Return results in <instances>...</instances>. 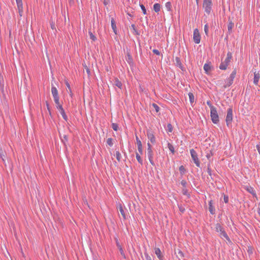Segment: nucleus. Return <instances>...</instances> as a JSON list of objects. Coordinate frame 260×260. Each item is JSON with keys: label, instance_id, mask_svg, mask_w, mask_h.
<instances>
[{"label": "nucleus", "instance_id": "nucleus-1", "mask_svg": "<svg viewBox=\"0 0 260 260\" xmlns=\"http://www.w3.org/2000/svg\"><path fill=\"white\" fill-rule=\"evenodd\" d=\"M215 228L216 231L217 232L220 233V237L221 238H222L223 237V238H225L226 240L228 242H231V241L229 237L228 236V235H227V234L225 232L224 229L220 225V224L216 223V225H215Z\"/></svg>", "mask_w": 260, "mask_h": 260}, {"label": "nucleus", "instance_id": "nucleus-2", "mask_svg": "<svg viewBox=\"0 0 260 260\" xmlns=\"http://www.w3.org/2000/svg\"><path fill=\"white\" fill-rule=\"evenodd\" d=\"M232 58V54L230 52H228L227 53V56L223 61H221L219 69L222 70H225L227 69L228 66L231 61Z\"/></svg>", "mask_w": 260, "mask_h": 260}, {"label": "nucleus", "instance_id": "nucleus-3", "mask_svg": "<svg viewBox=\"0 0 260 260\" xmlns=\"http://www.w3.org/2000/svg\"><path fill=\"white\" fill-rule=\"evenodd\" d=\"M210 115L213 123L217 124L219 122V117L216 108H212V110L210 111Z\"/></svg>", "mask_w": 260, "mask_h": 260}, {"label": "nucleus", "instance_id": "nucleus-4", "mask_svg": "<svg viewBox=\"0 0 260 260\" xmlns=\"http://www.w3.org/2000/svg\"><path fill=\"white\" fill-rule=\"evenodd\" d=\"M212 1L211 0H204L203 7L207 14H209L211 11Z\"/></svg>", "mask_w": 260, "mask_h": 260}, {"label": "nucleus", "instance_id": "nucleus-5", "mask_svg": "<svg viewBox=\"0 0 260 260\" xmlns=\"http://www.w3.org/2000/svg\"><path fill=\"white\" fill-rule=\"evenodd\" d=\"M233 120V109L230 108L228 109L227 114L226 116L225 121L228 127L231 124Z\"/></svg>", "mask_w": 260, "mask_h": 260}, {"label": "nucleus", "instance_id": "nucleus-6", "mask_svg": "<svg viewBox=\"0 0 260 260\" xmlns=\"http://www.w3.org/2000/svg\"><path fill=\"white\" fill-rule=\"evenodd\" d=\"M191 158L198 167H200V161L198 158V154L196 151L192 149L190 150Z\"/></svg>", "mask_w": 260, "mask_h": 260}, {"label": "nucleus", "instance_id": "nucleus-7", "mask_svg": "<svg viewBox=\"0 0 260 260\" xmlns=\"http://www.w3.org/2000/svg\"><path fill=\"white\" fill-rule=\"evenodd\" d=\"M147 146H148L147 153H148V157L149 160L152 165L154 166L155 164L153 160V153L152 150L151 149V145H150V143H148L147 144Z\"/></svg>", "mask_w": 260, "mask_h": 260}, {"label": "nucleus", "instance_id": "nucleus-8", "mask_svg": "<svg viewBox=\"0 0 260 260\" xmlns=\"http://www.w3.org/2000/svg\"><path fill=\"white\" fill-rule=\"evenodd\" d=\"M201 40V36L198 28H196L193 30V41L195 43L199 44Z\"/></svg>", "mask_w": 260, "mask_h": 260}, {"label": "nucleus", "instance_id": "nucleus-9", "mask_svg": "<svg viewBox=\"0 0 260 260\" xmlns=\"http://www.w3.org/2000/svg\"><path fill=\"white\" fill-rule=\"evenodd\" d=\"M16 3L19 16L22 17L23 14L22 1H17Z\"/></svg>", "mask_w": 260, "mask_h": 260}, {"label": "nucleus", "instance_id": "nucleus-10", "mask_svg": "<svg viewBox=\"0 0 260 260\" xmlns=\"http://www.w3.org/2000/svg\"><path fill=\"white\" fill-rule=\"evenodd\" d=\"M115 241H116V246H117L118 249H119L121 255L124 259H126V256L124 252V250H123L121 245L120 244V243L119 242L118 239L115 238Z\"/></svg>", "mask_w": 260, "mask_h": 260}, {"label": "nucleus", "instance_id": "nucleus-11", "mask_svg": "<svg viewBox=\"0 0 260 260\" xmlns=\"http://www.w3.org/2000/svg\"><path fill=\"white\" fill-rule=\"evenodd\" d=\"M51 93H52V94L54 100L59 99L58 90L55 86H52Z\"/></svg>", "mask_w": 260, "mask_h": 260}, {"label": "nucleus", "instance_id": "nucleus-12", "mask_svg": "<svg viewBox=\"0 0 260 260\" xmlns=\"http://www.w3.org/2000/svg\"><path fill=\"white\" fill-rule=\"evenodd\" d=\"M211 63H205L204 66V70L206 74H209L211 70Z\"/></svg>", "mask_w": 260, "mask_h": 260}, {"label": "nucleus", "instance_id": "nucleus-13", "mask_svg": "<svg viewBox=\"0 0 260 260\" xmlns=\"http://www.w3.org/2000/svg\"><path fill=\"white\" fill-rule=\"evenodd\" d=\"M259 77H260V76H259V73L255 72L254 73V80H253V83L254 84H255V85L258 84Z\"/></svg>", "mask_w": 260, "mask_h": 260}, {"label": "nucleus", "instance_id": "nucleus-14", "mask_svg": "<svg viewBox=\"0 0 260 260\" xmlns=\"http://www.w3.org/2000/svg\"><path fill=\"white\" fill-rule=\"evenodd\" d=\"M147 136L152 143L155 142V138L152 133L147 132Z\"/></svg>", "mask_w": 260, "mask_h": 260}, {"label": "nucleus", "instance_id": "nucleus-15", "mask_svg": "<svg viewBox=\"0 0 260 260\" xmlns=\"http://www.w3.org/2000/svg\"><path fill=\"white\" fill-rule=\"evenodd\" d=\"M155 253L158 257V258L161 260L163 256L161 254V251L159 248H155Z\"/></svg>", "mask_w": 260, "mask_h": 260}, {"label": "nucleus", "instance_id": "nucleus-16", "mask_svg": "<svg viewBox=\"0 0 260 260\" xmlns=\"http://www.w3.org/2000/svg\"><path fill=\"white\" fill-rule=\"evenodd\" d=\"M209 210L212 215L215 214V208L212 205V201H210L209 203Z\"/></svg>", "mask_w": 260, "mask_h": 260}, {"label": "nucleus", "instance_id": "nucleus-17", "mask_svg": "<svg viewBox=\"0 0 260 260\" xmlns=\"http://www.w3.org/2000/svg\"><path fill=\"white\" fill-rule=\"evenodd\" d=\"M113 84L118 87V88H119L120 89H121L122 86V84L121 82L117 78H115Z\"/></svg>", "mask_w": 260, "mask_h": 260}, {"label": "nucleus", "instance_id": "nucleus-18", "mask_svg": "<svg viewBox=\"0 0 260 260\" xmlns=\"http://www.w3.org/2000/svg\"><path fill=\"white\" fill-rule=\"evenodd\" d=\"M58 110L59 111V112H60L61 115H62V118H63V119L65 120L66 121H67L68 120V117H67V116L65 112H64V110L63 107L61 108L60 109H58Z\"/></svg>", "mask_w": 260, "mask_h": 260}, {"label": "nucleus", "instance_id": "nucleus-19", "mask_svg": "<svg viewBox=\"0 0 260 260\" xmlns=\"http://www.w3.org/2000/svg\"><path fill=\"white\" fill-rule=\"evenodd\" d=\"M111 22V26L113 30V31L116 35L117 34L116 25V23H115V20L113 18H112Z\"/></svg>", "mask_w": 260, "mask_h": 260}, {"label": "nucleus", "instance_id": "nucleus-20", "mask_svg": "<svg viewBox=\"0 0 260 260\" xmlns=\"http://www.w3.org/2000/svg\"><path fill=\"white\" fill-rule=\"evenodd\" d=\"M225 82L226 83V84L223 86L224 88H226V87L230 86L233 84V80L228 78V79H226Z\"/></svg>", "mask_w": 260, "mask_h": 260}, {"label": "nucleus", "instance_id": "nucleus-21", "mask_svg": "<svg viewBox=\"0 0 260 260\" xmlns=\"http://www.w3.org/2000/svg\"><path fill=\"white\" fill-rule=\"evenodd\" d=\"M175 61H176V63L177 66H178L182 70H183V69H182L183 67H182L181 60L180 59V58L178 57H176L175 58Z\"/></svg>", "mask_w": 260, "mask_h": 260}, {"label": "nucleus", "instance_id": "nucleus-22", "mask_svg": "<svg viewBox=\"0 0 260 260\" xmlns=\"http://www.w3.org/2000/svg\"><path fill=\"white\" fill-rule=\"evenodd\" d=\"M153 9L155 12H158L160 10V5L158 3H156L153 6Z\"/></svg>", "mask_w": 260, "mask_h": 260}, {"label": "nucleus", "instance_id": "nucleus-23", "mask_svg": "<svg viewBox=\"0 0 260 260\" xmlns=\"http://www.w3.org/2000/svg\"><path fill=\"white\" fill-rule=\"evenodd\" d=\"M55 104L56 105V108L57 109H60L62 107V104L59 102V99H55L54 100Z\"/></svg>", "mask_w": 260, "mask_h": 260}, {"label": "nucleus", "instance_id": "nucleus-24", "mask_svg": "<svg viewBox=\"0 0 260 260\" xmlns=\"http://www.w3.org/2000/svg\"><path fill=\"white\" fill-rule=\"evenodd\" d=\"M119 211H120L121 214L122 215L123 218L124 219H126V215L125 213V211L121 205H120V206H119Z\"/></svg>", "mask_w": 260, "mask_h": 260}, {"label": "nucleus", "instance_id": "nucleus-25", "mask_svg": "<svg viewBox=\"0 0 260 260\" xmlns=\"http://www.w3.org/2000/svg\"><path fill=\"white\" fill-rule=\"evenodd\" d=\"M234 23H233L232 21H230L228 25V29L229 33H230L232 31V28L234 27Z\"/></svg>", "mask_w": 260, "mask_h": 260}, {"label": "nucleus", "instance_id": "nucleus-26", "mask_svg": "<svg viewBox=\"0 0 260 260\" xmlns=\"http://www.w3.org/2000/svg\"><path fill=\"white\" fill-rule=\"evenodd\" d=\"M188 96H189L190 102L191 103H193L194 102V97L193 94L191 92H189L188 93Z\"/></svg>", "mask_w": 260, "mask_h": 260}, {"label": "nucleus", "instance_id": "nucleus-27", "mask_svg": "<svg viewBox=\"0 0 260 260\" xmlns=\"http://www.w3.org/2000/svg\"><path fill=\"white\" fill-rule=\"evenodd\" d=\"M175 253L177 254V256L179 258H181L184 257L183 253L179 249H178L177 253L176 252Z\"/></svg>", "mask_w": 260, "mask_h": 260}, {"label": "nucleus", "instance_id": "nucleus-28", "mask_svg": "<svg viewBox=\"0 0 260 260\" xmlns=\"http://www.w3.org/2000/svg\"><path fill=\"white\" fill-rule=\"evenodd\" d=\"M136 158H137L138 161L140 164H141V165H142L143 164V160H142V159L141 156L138 153H136Z\"/></svg>", "mask_w": 260, "mask_h": 260}, {"label": "nucleus", "instance_id": "nucleus-29", "mask_svg": "<svg viewBox=\"0 0 260 260\" xmlns=\"http://www.w3.org/2000/svg\"><path fill=\"white\" fill-rule=\"evenodd\" d=\"M236 75V70L234 69V71L231 73V74L230 75L229 78L234 80V78H235Z\"/></svg>", "mask_w": 260, "mask_h": 260}, {"label": "nucleus", "instance_id": "nucleus-30", "mask_svg": "<svg viewBox=\"0 0 260 260\" xmlns=\"http://www.w3.org/2000/svg\"><path fill=\"white\" fill-rule=\"evenodd\" d=\"M168 148L169 149V150H170V151L172 153H174V152H175L174 148L173 146L171 143H168Z\"/></svg>", "mask_w": 260, "mask_h": 260}, {"label": "nucleus", "instance_id": "nucleus-31", "mask_svg": "<svg viewBox=\"0 0 260 260\" xmlns=\"http://www.w3.org/2000/svg\"><path fill=\"white\" fill-rule=\"evenodd\" d=\"M166 7L167 9V10L169 11H171L172 10V5L170 2H167L166 4Z\"/></svg>", "mask_w": 260, "mask_h": 260}, {"label": "nucleus", "instance_id": "nucleus-32", "mask_svg": "<svg viewBox=\"0 0 260 260\" xmlns=\"http://www.w3.org/2000/svg\"><path fill=\"white\" fill-rule=\"evenodd\" d=\"M107 144L110 146H112L113 145V139L111 138H108L107 140Z\"/></svg>", "mask_w": 260, "mask_h": 260}, {"label": "nucleus", "instance_id": "nucleus-33", "mask_svg": "<svg viewBox=\"0 0 260 260\" xmlns=\"http://www.w3.org/2000/svg\"><path fill=\"white\" fill-rule=\"evenodd\" d=\"M89 36H90V38L93 41H95L96 39V37L93 35V34L91 32V31H89Z\"/></svg>", "mask_w": 260, "mask_h": 260}, {"label": "nucleus", "instance_id": "nucleus-34", "mask_svg": "<svg viewBox=\"0 0 260 260\" xmlns=\"http://www.w3.org/2000/svg\"><path fill=\"white\" fill-rule=\"evenodd\" d=\"M116 159L118 161H120L121 160V154L120 153L117 151L116 152Z\"/></svg>", "mask_w": 260, "mask_h": 260}, {"label": "nucleus", "instance_id": "nucleus-35", "mask_svg": "<svg viewBox=\"0 0 260 260\" xmlns=\"http://www.w3.org/2000/svg\"><path fill=\"white\" fill-rule=\"evenodd\" d=\"M207 172L208 173V174L211 176H212V173H211V166H210V164H208V166H207Z\"/></svg>", "mask_w": 260, "mask_h": 260}, {"label": "nucleus", "instance_id": "nucleus-36", "mask_svg": "<svg viewBox=\"0 0 260 260\" xmlns=\"http://www.w3.org/2000/svg\"><path fill=\"white\" fill-rule=\"evenodd\" d=\"M131 27H132V28H133V30L135 32L136 35H140L139 32L138 31L137 29H136L135 24H132L131 25Z\"/></svg>", "mask_w": 260, "mask_h": 260}, {"label": "nucleus", "instance_id": "nucleus-37", "mask_svg": "<svg viewBox=\"0 0 260 260\" xmlns=\"http://www.w3.org/2000/svg\"><path fill=\"white\" fill-rule=\"evenodd\" d=\"M152 106L155 109V110L156 112H158L159 111V107H158V106L157 104H156L155 103H153Z\"/></svg>", "mask_w": 260, "mask_h": 260}, {"label": "nucleus", "instance_id": "nucleus-38", "mask_svg": "<svg viewBox=\"0 0 260 260\" xmlns=\"http://www.w3.org/2000/svg\"><path fill=\"white\" fill-rule=\"evenodd\" d=\"M112 127L114 131H117L118 128V124L117 123H113L112 124Z\"/></svg>", "mask_w": 260, "mask_h": 260}, {"label": "nucleus", "instance_id": "nucleus-39", "mask_svg": "<svg viewBox=\"0 0 260 260\" xmlns=\"http://www.w3.org/2000/svg\"><path fill=\"white\" fill-rule=\"evenodd\" d=\"M179 171L180 172V173L183 175L185 171V169L184 168V167L183 166H181L179 168Z\"/></svg>", "mask_w": 260, "mask_h": 260}, {"label": "nucleus", "instance_id": "nucleus-40", "mask_svg": "<svg viewBox=\"0 0 260 260\" xmlns=\"http://www.w3.org/2000/svg\"><path fill=\"white\" fill-rule=\"evenodd\" d=\"M167 128L169 132H172L173 131V126L171 123H169L167 125Z\"/></svg>", "mask_w": 260, "mask_h": 260}, {"label": "nucleus", "instance_id": "nucleus-41", "mask_svg": "<svg viewBox=\"0 0 260 260\" xmlns=\"http://www.w3.org/2000/svg\"><path fill=\"white\" fill-rule=\"evenodd\" d=\"M247 190L249 192H250L253 196H255V193L253 188L252 187H250V188L247 189Z\"/></svg>", "mask_w": 260, "mask_h": 260}, {"label": "nucleus", "instance_id": "nucleus-42", "mask_svg": "<svg viewBox=\"0 0 260 260\" xmlns=\"http://www.w3.org/2000/svg\"><path fill=\"white\" fill-rule=\"evenodd\" d=\"M182 192L184 195L189 196V194L188 193V190L186 188H183Z\"/></svg>", "mask_w": 260, "mask_h": 260}, {"label": "nucleus", "instance_id": "nucleus-43", "mask_svg": "<svg viewBox=\"0 0 260 260\" xmlns=\"http://www.w3.org/2000/svg\"><path fill=\"white\" fill-rule=\"evenodd\" d=\"M138 150L140 154H142V152H143L142 144L138 145Z\"/></svg>", "mask_w": 260, "mask_h": 260}, {"label": "nucleus", "instance_id": "nucleus-44", "mask_svg": "<svg viewBox=\"0 0 260 260\" xmlns=\"http://www.w3.org/2000/svg\"><path fill=\"white\" fill-rule=\"evenodd\" d=\"M204 31L206 36L208 35V25L207 24L204 26Z\"/></svg>", "mask_w": 260, "mask_h": 260}, {"label": "nucleus", "instance_id": "nucleus-45", "mask_svg": "<svg viewBox=\"0 0 260 260\" xmlns=\"http://www.w3.org/2000/svg\"><path fill=\"white\" fill-rule=\"evenodd\" d=\"M141 8L143 11L144 14H146V9H145V6L143 5H140Z\"/></svg>", "mask_w": 260, "mask_h": 260}, {"label": "nucleus", "instance_id": "nucleus-46", "mask_svg": "<svg viewBox=\"0 0 260 260\" xmlns=\"http://www.w3.org/2000/svg\"><path fill=\"white\" fill-rule=\"evenodd\" d=\"M181 184L183 186V188L186 187L187 182L185 180H182L181 181Z\"/></svg>", "mask_w": 260, "mask_h": 260}, {"label": "nucleus", "instance_id": "nucleus-47", "mask_svg": "<svg viewBox=\"0 0 260 260\" xmlns=\"http://www.w3.org/2000/svg\"><path fill=\"white\" fill-rule=\"evenodd\" d=\"M65 83H66V85H67L68 89V90H67V91H69V92H71V88L70 84L69 83V82L68 81H66Z\"/></svg>", "mask_w": 260, "mask_h": 260}, {"label": "nucleus", "instance_id": "nucleus-48", "mask_svg": "<svg viewBox=\"0 0 260 260\" xmlns=\"http://www.w3.org/2000/svg\"><path fill=\"white\" fill-rule=\"evenodd\" d=\"M207 104L209 106V107L210 108V111L212 110V108H216L213 106H212L211 102L210 101H208L207 102Z\"/></svg>", "mask_w": 260, "mask_h": 260}, {"label": "nucleus", "instance_id": "nucleus-49", "mask_svg": "<svg viewBox=\"0 0 260 260\" xmlns=\"http://www.w3.org/2000/svg\"><path fill=\"white\" fill-rule=\"evenodd\" d=\"M144 255L146 260H152L151 256L147 252H145Z\"/></svg>", "mask_w": 260, "mask_h": 260}, {"label": "nucleus", "instance_id": "nucleus-50", "mask_svg": "<svg viewBox=\"0 0 260 260\" xmlns=\"http://www.w3.org/2000/svg\"><path fill=\"white\" fill-rule=\"evenodd\" d=\"M136 142H137V145H139L142 144L141 143V141H140V140L139 139V138L138 137V136L137 135L136 136Z\"/></svg>", "mask_w": 260, "mask_h": 260}, {"label": "nucleus", "instance_id": "nucleus-51", "mask_svg": "<svg viewBox=\"0 0 260 260\" xmlns=\"http://www.w3.org/2000/svg\"><path fill=\"white\" fill-rule=\"evenodd\" d=\"M223 200H224V202L225 203H228V201H229V198H228V196H225V195H224Z\"/></svg>", "mask_w": 260, "mask_h": 260}, {"label": "nucleus", "instance_id": "nucleus-52", "mask_svg": "<svg viewBox=\"0 0 260 260\" xmlns=\"http://www.w3.org/2000/svg\"><path fill=\"white\" fill-rule=\"evenodd\" d=\"M152 51L154 54L158 55H160V52L157 49H153Z\"/></svg>", "mask_w": 260, "mask_h": 260}, {"label": "nucleus", "instance_id": "nucleus-53", "mask_svg": "<svg viewBox=\"0 0 260 260\" xmlns=\"http://www.w3.org/2000/svg\"><path fill=\"white\" fill-rule=\"evenodd\" d=\"M179 210L181 212L183 213L185 211V208L182 206H180L179 207Z\"/></svg>", "mask_w": 260, "mask_h": 260}, {"label": "nucleus", "instance_id": "nucleus-54", "mask_svg": "<svg viewBox=\"0 0 260 260\" xmlns=\"http://www.w3.org/2000/svg\"><path fill=\"white\" fill-rule=\"evenodd\" d=\"M85 68L86 69V71L87 73L88 74V75H89L90 74V71L89 69L86 66H85Z\"/></svg>", "mask_w": 260, "mask_h": 260}, {"label": "nucleus", "instance_id": "nucleus-55", "mask_svg": "<svg viewBox=\"0 0 260 260\" xmlns=\"http://www.w3.org/2000/svg\"><path fill=\"white\" fill-rule=\"evenodd\" d=\"M62 141L64 143L65 142L68 141V136L67 135H64L63 140H62Z\"/></svg>", "mask_w": 260, "mask_h": 260}, {"label": "nucleus", "instance_id": "nucleus-56", "mask_svg": "<svg viewBox=\"0 0 260 260\" xmlns=\"http://www.w3.org/2000/svg\"><path fill=\"white\" fill-rule=\"evenodd\" d=\"M46 106H47V108L48 110L49 111V113H50V108H49V104L47 102H46Z\"/></svg>", "mask_w": 260, "mask_h": 260}, {"label": "nucleus", "instance_id": "nucleus-57", "mask_svg": "<svg viewBox=\"0 0 260 260\" xmlns=\"http://www.w3.org/2000/svg\"><path fill=\"white\" fill-rule=\"evenodd\" d=\"M51 27L52 29H55V24L53 23L51 24Z\"/></svg>", "mask_w": 260, "mask_h": 260}, {"label": "nucleus", "instance_id": "nucleus-58", "mask_svg": "<svg viewBox=\"0 0 260 260\" xmlns=\"http://www.w3.org/2000/svg\"><path fill=\"white\" fill-rule=\"evenodd\" d=\"M256 148H257L259 153L260 154V145H256Z\"/></svg>", "mask_w": 260, "mask_h": 260}, {"label": "nucleus", "instance_id": "nucleus-59", "mask_svg": "<svg viewBox=\"0 0 260 260\" xmlns=\"http://www.w3.org/2000/svg\"><path fill=\"white\" fill-rule=\"evenodd\" d=\"M104 5H107L109 3V0H104Z\"/></svg>", "mask_w": 260, "mask_h": 260}, {"label": "nucleus", "instance_id": "nucleus-60", "mask_svg": "<svg viewBox=\"0 0 260 260\" xmlns=\"http://www.w3.org/2000/svg\"><path fill=\"white\" fill-rule=\"evenodd\" d=\"M257 213L259 214V215L260 216V208H258L257 209Z\"/></svg>", "mask_w": 260, "mask_h": 260}, {"label": "nucleus", "instance_id": "nucleus-61", "mask_svg": "<svg viewBox=\"0 0 260 260\" xmlns=\"http://www.w3.org/2000/svg\"><path fill=\"white\" fill-rule=\"evenodd\" d=\"M221 81H217V83H216V85H220L221 84Z\"/></svg>", "mask_w": 260, "mask_h": 260}, {"label": "nucleus", "instance_id": "nucleus-62", "mask_svg": "<svg viewBox=\"0 0 260 260\" xmlns=\"http://www.w3.org/2000/svg\"><path fill=\"white\" fill-rule=\"evenodd\" d=\"M210 153H208V154H207L206 156H207V158H209L210 157Z\"/></svg>", "mask_w": 260, "mask_h": 260}, {"label": "nucleus", "instance_id": "nucleus-63", "mask_svg": "<svg viewBox=\"0 0 260 260\" xmlns=\"http://www.w3.org/2000/svg\"><path fill=\"white\" fill-rule=\"evenodd\" d=\"M127 56L128 59H132L131 56L129 55V53L127 54Z\"/></svg>", "mask_w": 260, "mask_h": 260}, {"label": "nucleus", "instance_id": "nucleus-64", "mask_svg": "<svg viewBox=\"0 0 260 260\" xmlns=\"http://www.w3.org/2000/svg\"><path fill=\"white\" fill-rule=\"evenodd\" d=\"M70 94L71 96L72 97L73 95V93L72 91H71V92H70Z\"/></svg>", "mask_w": 260, "mask_h": 260}]
</instances>
